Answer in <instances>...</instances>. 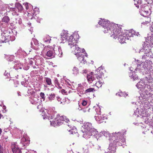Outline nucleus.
Here are the masks:
<instances>
[{"label":"nucleus","mask_w":153,"mask_h":153,"mask_svg":"<svg viewBox=\"0 0 153 153\" xmlns=\"http://www.w3.org/2000/svg\"><path fill=\"white\" fill-rule=\"evenodd\" d=\"M56 120H59L60 122H61V121H65L66 123H68L69 121V119L64 116H60L58 115L56 117Z\"/></svg>","instance_id":"nucleus-17"},{"label":"nucleus","mask_w":153,"mask_h":153,"mask_svg":"<svg viewBox=\"0 0 153 153\" xmlns=\"http://www.w3.org/2000/svg\"><path fill=\"white\" fill-rule=\"evenodd\" d=\"M82 127L83 128L81 131L84 138H89L90 136L95 135L97 133V131L96 129L92 128V124L91 123H85Z\"/></svg>","instance_id":"nucleus-2"},{"label":"nucleus","mask_w":153,"mask_h":153,"mask_svg":"<svg viewBox=\"0 0 153 153\" xmlns=\"http://www.w3.org/2000/svg\"><path fill=\"white\" fill-rule=\"evenodd\" d=\"M102 70H99L98 72H97V74L95 75L97 79V80L95 81L96 82L95 83V85L98 88L101 87L103 83L102 76L103 75V74L102 73Z\"/></svg>","instance_id":"nucleus-3"},{"label":"nucleus","mask_w":153,"mask_h":153,"mask_svg":"<svg viewBox=\"0 0 153 153\" xmlns=\"http://www.w3.org/2000/svg\"><path fill=\"white\" fill-rule=\"evenodd\" d=\"M43 40L45 42L49 43L51 40V39L50 36H48L46 35L44 37Z\"/></svg>","instance_id":"nucleus-24"},{"label":"nucleus","mask_w":153,"mask_h":153,"mask_svg":"<svg viewBox=\"0 0 153 153\" xmlns=\"http://www.w3.org/2000/svg\"><path fill=\"white\" fill-rule=\"evenodd\" d=\"M2 3V1L0 0V4H1ZM1 5H0V7H1Z\"/></svg>","instance_id":"nucleus-39"},{"label":"nucleus","mask_w":153,"mask_h":153,"mask_svg":"<svg viewBox=\"0 0 153 153\" xmlns=\"http://www.w3.org/2000/svg\"><path fill=\"white\" fill-rule=\"evenodd\" d=\"M98 24L99 25L102 26L104 28V30H103L104 32L105 28H108L109 29V28H108V27H109V26L111 25V24H112V23H110V21L104 19H100L99 21Z\"/></svg>","instance_id":"nucleus-6"},{"label":"nucleus","mask_w":153,"mask_h":153,"mask_svg":"<svg viewBox=\"0 0 153 153\" xmlns=\"http://www.w3.org/2000/svg\"><path fill=\"white\" fill-rule=\"evenodd\" d=\"M54 83L55 86L58 88H62L63 86V85L60 84L59 83L58 80L56 78L54 80Z\"/></svg>","instance_id":"nucleus-23"},{"label":"nucleus","mask_w":153,"mask_h":153,"mask_svg":"<svg viewBox=\"0 0 153 153\" xmlns=\"http://www.w3.org/2000/svg\"><path fill=\"white\" fill-rule=\"evenodd\" d=\"M48 47H45L43 50L42 52V54L43 56H46L50 58H52L54 57V54L52 50H50L48 49Z\"/></svg>","instance_id":"nucleus-5"},{"label":"nucleus","mask_w":153,"mask_h":153,"mask_svg":"<svg viewBox=\"0 0 153 153\" xmlns=\"http://www.w3.org/2000/svg\"><path fill=\"white\" fill-rule=\"evenodd\" d=\"M10 20V18L8 16H4L2 19V22L5 25H7L9 23Z\"/></svg>","instance_id":"nucleus-22"},{"label":"nucleus","mask_w":153,"mask_h":153,"mask_svg":"<svg viewBox=\"0 0 153 153\" xmlns=\"http://www.w3.org/2000/svg\"><path fill=\"white\" fill-rule=\"evenodd\" d=\"M3 153V147L0 145V153Z\"/></svg>","instance_id":"nucleus-34"},{"label":"nucleus","mask_w":153,"mask_h":153,"mask_svg":"<svg viewBox=\"0 0 153 153\" xmlns=\"http://www.w3.org/2000/svg\"><path fill=\"white\" fill-rule=\"evenodd\" d=\"M15 7H10V10L11 11H14L16 12V9H17L19 11L21 12L23 10L22 6L20 3H16L15 4Z\"/></svg>","instance_id":"nucleus-10"},{"label":"nucleus","mask_w":153,"mask_h":153,"mask_svg":"<svg viewBox=\"0 0 153 153\" xmlns=\"http://www.w3.org/2000/svg\"><path fill=\"white\" fill-rule=\"evenodd\" d=\"M89 110H90V109L89 108H87V111H89Z\"/></svg>","instance_id":"nucleus-42"},{"label":"nucleus","mask_w":153,"mask_h":153,"mask_svg":"<svg viewBox=\"0 0 153 153\" xmlns=\"http://www.w3.org/2000/svg\"><path fill=\"white\" fill-rule=\"evenodd\" d=\"M2 132V130L0 128V135L1 134Z\"/></svg>","instance_id":"nucleus-36"},{"label":"nucleus","mask_w":153,"mask_h":153,"mask_svg":"<svg viewBox=\"0 0 153 153\" xmlns=\"http://www.w3.org/2000/svg\"><path fill=\"white\" fill-rule=\"evenodd\" d=\"M122 26L118 25L112 23V24L108 27V28H106L104 32L105 33H108L110 36L114 39L117 38L119 35L122 34L123 30L121 27Z\"/></svg>","instance_id":"nucleus-1"},{"label":"nucleus","mask_w":153,"mask_h":153,"mask_svg":"<svg viewBox=\"0 0 153 153\" xmlns=\"http://www.w3.org/2000/svg\"><path fill=\"white\" fill-rule=\"evenodd\" d=\"M116 148L114 147H113L112 148V149L110 151V153H114L116 151Z\"/></svg>","instance_id":"nucleus-32"},{"label":"nucleus","mask_w":153,"mask_h":153,"mask_svg":"<svg viewBox=\"0 0 153 153\" xmlns=\"http://www.w3.org/2000/svg\"><path fill=\"white\" fill-rule=\"evenodd\" d=\"M10 33L7 31H4L1 34V38L0 39V41L2 43H5L8 45H10L9 42L10 39Z\"/></svg>","instance_id":"nucleus-4"},{"label":"nucleus","mask_w":153,"mask_h":153,"mask_svg":"<svg viewBox=\"0 0 153 153\" xmlns=\"http://www.w3.org/2000/svg\"><path fill=\"white\" fill-rule=\"evenodd\" d=\"M135 35V32L134 30L132 29L129 30L126 34L127 39H128L129 37H133Z\"/></svg>","instance_id":"nucleus-19"},{"label":"nucleus","mask_w":153,"mask_h":153,"mask_svg":"<svg viewBox=\"0 0 153 153\" xmlns=\"http://www.w3.org/2000/svg\"><path fill=\"white\" fill-rule=\"evenodd\" d=\"M73 73L74 74H77L79 70L76 67H74L73 69Z\"/></svg>","instance_id":"nucleus-30"},{"label":"nucleus","mask_w":153,"mask_h":153,"mask_svg":"<svg viewBox=\"0 0 153 153\" xmlns=\"http://www.w3.org/2000/svg\"><path fill=\"white\" fill-rule=\"evenodd\" d=\"M82 104L83 106H85L87 104V102L85 100H82Z\"/></svg>","instance_id":"nucleus-33"},{"label":"nucleus","mask_w":153,"mask_h":153,"mask_svg":"<svg viewBox=\"0 0 153 153\" xmlns=\"http://www.w3.org/2000/svg\"><path fill=\"white\" fill-rule=\"evenodd\" d=\"M97 74V73L94 74L93 72H91L89 74H87V79L88 82L89 83H91L94 81H96L97 79L95 77V74Z\"/></svg>","instance_id":"nucleus-7"},{"label":"nucleus","mask_w":153,"mask_h":153,"mask_svg":"<svg viewBox=\"0 0 153 153\" xmlns=\"http://www.w3.org/2000/svg\"><path fill=\"white\" fill-rule=\"evenodd\" d=\"M25 7L26 9H27L28 8V6L27 4H25Z\"/></svg>","instance_id":"nucleus-35"},{"label":"nucleus","mask_w":153,"mask_h":153,"mask_svg":"<svg viewBox=\"0 0 153 153\" xmlns=\"http://www.w3.org/2000/svg\"><path fill=\"white\" fill-rule=\"evenodd\" d=\"M82 110H83L84 112H86V111H84V109H82Z\"/></svg>","instance_id":"nucleus-41"},{"label":"nucleus","mask_w":153,"mask_h":153,"mask_svg":"<svg viewBox=\"0 0 153 153\" xmlns=\"http://www.w3.org/2000/svg\"><path fill=\"white\" fill-rule=\"evenodd\" d=\"M122 34L119 35L117 38L120 43L123 44L125 42V41L127 39L126 35V34H125L123 32Z\"/></svg>","instance_id":"nucleus-12"},{"label":"nucleus","mask_w":153,"mask_h":153,"mask_svg":"<svg viewBox=\"0 0 153 153\" xmlns=\"http://www.w3.org/2000/svg\"><path fill=\"white\" fill-rule=\"evenodd\" d=\"M39 114L41 119L45 120L48 119V117L47 116L44 108L41 109L40 110L39 112Z\"/></svg>","instance_id":"nucleus-14"},{"label":"nucleus","mask_w":153,"mask_h":153,"mask_svg":"<svg viewBox=\"0 0 153 153\" xmlns=\"http://www.w3.org/2000/svg\"><path fill=\"white\" fill-rule=\"evenodd\" d=\"M71 92V90H70L69 91H68V93H70Z\"/></svg>","instance_id":"nucleus-38"},{"label":"nucleus","mask_w":153,"mask_h":153,"mask_svg":"<svg viewBox=\"0 0 153 153\" xmlns=\"http://www.w3.org/2000/svg\"><path fill=\"white\" fill-rule=\"evenodd\" d=\"M30 140L29 137L26 134L23 135L22 138L21 142L25 146L28 145L29 144Z\"/></svg>","instance_id":"nucleus-9"},{"label":"nucleus","mask_w":153,"mask_h":153,"mask_svg":"<svg viewBox=\"0 0 153 153\" xmlns=\"http://www.w3.org/2000/svg\"><path fill=\"white\" fill-rule=\"evenodd\" d=\"M95 89L93 88H90L88 89L85 91V93H90L92 92H94V91H95Z\"/></svg>","instance_id":"nucleus-28"},{"label":"nucleus","mask_w":153,"mask_h":153,"mask_svg":"<svg viewBox=\"0 0 153 153\" xmlns=\"http://www.w3.org/2000/svg\"><path fill=\"white\" fill-rule=\"evenodd\" d=\"M61 93L63 94L68 95V91H66L64 89H62L61 90Z\"/></svg>","instance_id":"nucleus-31"},{"label":"nucleus","mask_w":153,"mask_h":153,"mask_svg":"<svg viewBox=\"0 0 153 153\" xmlns=\"http://www.w3.org/2000/svg\"><path fill=\"white\" fill-rule=\"evenodd\" d=\"M1 116H2V115H1V114H0V119L1 118Z\"/></svg>","instance_id":"nucleus-40"},{"label":"nucleus","mask_w":153,"mask_h":153,"mask_svg":"<svg viewBox=\"0 0 153 153\" xmlns=\"http://www.w3.org/2000/svg\"><path fill=\"white\" fill-rule=\"evenodd\" d=\"M96 120L97 121H100L102 119V117L100 115H98L95 116Z\"/></svg>","instance_id":"nucleus-29"},{"label":"nucleus","mask_w":153,"mask_h":153,"mask_svg":"<svg viewBox=\"0 0 153 153\" xmlns=\"http://www.w3.org/2000/svg\"><path fill=\"white\" fill-rule=\"evenodd\" d=\"M55 97V95L54 94H51L50 95L48 98L51 101L54 100Z\"/></svg>","instance_id":"nucleus-27"},{"label":"nucleus","mask_w":153,"mask_h":153,"mask_svg":"<svg viewBox=\"0 0 153 153\" xmlns=\"http://www.w3.org/2000/svg\"><path fill=\"white\" fill-rule=\"evenodd\" d=\"M40 101L41 102L44 101L45 100V96L44 93L41 92L40 94Z\"/></svg>","instance_id":"nucleus-26"},{"label":"nucleus","mask_w":153,"mask_h":153,"mask_svg":"<svg viewBox=\"0 0 153 153\" xmlns=\"http://www.w3.org/2000/svg\"><path fill=\"white\" fill-rule=\"evenodd\" d=\"M69 36L68 34L62 33L61 36V40L62 41V42L64 43L67 41L68 40Z\"/></svg>","instance_id":"nucleus-18"},{"label":"nucleus","mask_w":153,"mask_h":153,"mask_svg":"<svg viewBox=\"0 0 153 153\" xmlns=\"http://www.w3.org/2000/svg\"><path fill=\"white\" fill-rule=\"evenodd\" d=\"M37 108H38V106H37Z\"/></svg>","instance_id":"nucleus-43"},{"label":"nucleus","mask_w":153,"mask_h":153,"mask_svg":"<svg viewBox=\"0 0 153 153\" xmlns=\"http://www.w3.org/2000/svg\"><path fill=\"white\" fill-rule=\"evenodd\" d=\"M123 134V132H118L117 133L116 132L114 134V137H115L116 139L118 140L117 141H119V140L120 139L121 137H122V135Z\"/></svg>","instance_id":"nucleus-21"},{"label":"nucleus","mask_w":153,"mask_h":153,"mask_svg":"<svg viewBox=\"0 0 153 153\" xmlns=\"http://www.w3.org/2000/svg\"><path fill=\"white\" fill-rule=\"evenodd\" d=\"M51 124L53 126L56 127L62 125V123L60 122L59 120H56V118L55 119L53 120V121H50Z\"/></svg>","instance_id":"nucleus-16"},{"label":"nucleus","mask_w":153,"mask_h":153,"mask_svg":"<svg viewBox=\"0 0 153 153\" xmlns=\"http://www.w3.org/2000/svg\"><path fill=\"white\" fill-rule=\"evenodd\" d=\"M11 147L13 153H22L21 149L14 143L12 144Z\"/></svg>","instance_id":"nucleus-11"},{"label":"nucleus","mask_w":153,"mask_h":153,"mask_svg":"<svg viewBox=\"0 0 153 153\" xmlns=\"http://www.w3.org/2000/svg\"><path fill=\"white\" fill-rule=\"evenodd\" d=\"M68 85L69 86H71V84H70L69 83H67Z\"/></svg>","instance_id":"nucleus-37"},{"label":"nucleus","mask_w":153,"mask_h":153,"mask_svg":"<svg viewBox=\"0 0 153 153\" xmlns=\"http://www.w3.org/2000/svg\"><path fill=\"white\" fill-rule=\"evenodd\" d=\"M73 49L74 50V54L76 55L81 53V49L77 45L74 47Z\"/></svg>","instance_id":"nucleus-20"},{"label":"nucleus","mask_w":153,"mask_h":153,"mask_svg":"<svg viewBox=\"0 0 153 153\" xmlns=\"http://www.w3.org/2000/svg\"><path fill=\"white\" fill-rule=\"evenodd\" d=\"M45 80L47 85H50L52 84L51 80V79L48 78H45Z\"/></svg>","instance_id":"nucleus-25"},{"label":"nucleus","mask_w":153,"mask_h":153,"mask_svg":"<svg viewBox=\"0 0 153 153\" xmlns=\"http://www.w3.org/2000/svg\"><path fill=\"white\" fill-rule=\"evenodd\" d=\"M78 60L81 63L85 64L86 63V60L85 59L84 55L82 54V53L78 54L76 55Z\"/></svg>","instance_id":"nucleus-13"},{"label":"nucleus","mask_w":153,"mask_h":153,"mask_svg":"<svg viewBox=\"0 0 153 153\" xmlns=\"http://www.w3.org/2000/svg\"><path fill=\"white\" fill-rule=\"evenodd\" d=\"M55 54L59 57H61L62 54V52L61 49L60 47H58L57 48H56L53 51Z\"/></svg>","instance_id":"nucleus-15"},{"label":"nucleus","mask_w":153,"mask_h":153,"mask_svg":"<svg viewBox=\"0 0 153 153\" xmlns=\"http://www.w3.org/2000/svg\"><path fill=\"white\" fill-rule=\"evenodd\" d=\"M68 41V45L70 46L71 48L74 47L77 45L76 41L74 39L73 36L72 35L70 36L69 37Z\"/></svg>","instance_id":"nucleus-8"}]
</instances>
